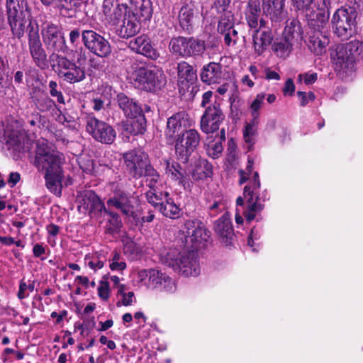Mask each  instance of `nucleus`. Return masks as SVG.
<instances>
[{
	"instance_id": "21",
	"label": "nucleus",
	"mask_w": 363,
	"mask_h": 363,
	"mask_svg": "<svg viewBox=\"0 0 363 363\" xmlns=\"http://www.w3.org/2000/svg\"><path fill=\"white\" fill-rule=\"evenodd\" d=\"M102 11L106 21L112 25L118 24L123 16L128 13V6L119 4L114 0H104L102 5Z\"/></svg>"
},
{
	"instance_id": "59",
	"label": "nucleus",
	"mask_w": 363,
	"mask_h": 363,
	"mask_svg": "<svg viewBox=\"0 0 363 363\" xmlns=\"http://www.w3.org/2000/svg\"><path fill=\"white\" fill-rule=\"evenodd\" d=\"M98 295L104 301H107L109 298V284L107 281H101L98 286Z\"/></svg>"
},
{
	"instance_id": "29",
	"label": "nucleus",
	"mask_w": 363,
	"mask_h": 363,
	"mask_svg": "<svg viewBox=\"0 0 363 363\" xmlns=\"http://www.w3.org/2000/svg\"><path fill=\"white\" fill-rule=\"evenodd\" d=\"M164 165L165 174L168 178L177 182L184 188L189 185L186 172L178 162L173 160H165Z\"/></svg>"
},
{
	"instance_id": "41",
	"label": "nucleus",
	"mask_w": 363,
	"mask_h": 363,
	"mask_svg": "<svg viewBox=\"0 0 363 363\" xmlns=\"http://www.w3.org/2000/svg\"><path fill=\"white\" fill-rule=\"evenodd\" d=\"M116 297L118 298L117 306H129L136 302L134 292L128 291L125 285H119Z\"/></svg>"
},
{
	"instance_id": "45",
	"label": "nucleus",
	"mask_w": 363,
	"mask_h": 363,
	"mask_svg": "<svg viewBox=\"0 0 363 363\" xmlns=\"http://www.w3.org/2000/svg\"><path fill=\"white\" fill-rule=\"evenodd\" d=\"M234 28V16L232 11L220 13L218 25V31L220 33L226 32Z\"/></svg>"
},
{
	"instance_id": "24",
	"label": "nucleus",
	"mask_w": 363,
	"mask_h": 363,
	"mask_svg": "<svg viewBox=\"0 0 363 363\" xmlns=\"http://www.w3.org/2000/svg\"><path fill=\"white\" fill-rule=\"evenodd\" d=\"M200 77L203 83L210 85L220 83L224 79L225 73L220 64L209 62L201 69Z\"/></svg>"
},
{
	"instance_id": "44",
	"label": "nucleus",
	"mask_w": 363,
	"mask_h": 363,
	"mask_svg": "<svg viewBox=\"0 0 363 363\" xmlns=\"http://www.w3.org/2000/svg\"><path fill=\"white\" fill-rule=\"evenodd\" d=\"M106 261V256L103 251L96 252L91 256L86 255L85 257L87 265L94 271L101 269Z\"/></svg>"
},
{
	"instance_id": "5",
	"label": "nucleus",
	"mask_w": 363,
	"mask_h": 363,
	"mask_svg": "<svg viewBox=\"0 0 363 363\" xmlns=\"http://www.w3.org/2000/svg\"><path fill=\"white\" fill-rule=\"evenodd\" d=\"M259 187V174L257 172H255L252 179L244 188L243 195L247 200L246 207H243L244 200L241 196H239L236 200L237 205L243 209L242 214L247 222L255 219L264 209V205L260 202V199L257 194Z\"/></svg>"
},
{
	"instance_id": "58",
	"label": "nucleus",
	"mask_w": 363,
	"mask_h": 363,
	"mask_svg": "<svg viewBox=\"0 0 363 363\" xmlns=\"http://www.w3.org/2000/svg\"><path fill=\"white\" fill-rule=\"evenodd\" d=\"M230 0H214L213 7L218 13L231 11L230 8Z\"/></svg>"
},
{
	"instance_id": "60",
	"label": "nucleus",
	"mask_w": 363,
	"mask_h": 363,
	"mask_svg": "<svg viewBox=\"0 0 363 363\" xmlns=\"http://www.w3.org/2000/svg\"><path fill=\"white\" fill-rule=\"evenodd\" d=\"M123 242V250L125 253L135 255L140 252L139 247L133 240L127 239Z\"/></svg>"
},
{
	"instance_id": "7",
	"label": "nucleus",
	"mask_w": 363,
	"mask_h": 363,
	"mask_svg": "<svg viewBox=\"0 0 363 363\" xmlns=\"http://www.w3.org/2000/svg\"><path fill=\"white\" fill-rule=\"evenodd\" d=\"M164 262L184 277H196L200 272L194 252L180 253L177 249H171L167 252Z\"/></svg>"
},
{
	"instance_id": "12",
	"label": "nucleus",
	"mask_w": 363,
	"mask_h": 363,
	"mask_svg": "<svg viewBox=\"0 0 363 363\" xmlns=\"http://www.w3.org/2000/svg\"><path fill=\"white\" fill-rule=\"evenodd\" d=\"M86 130L94 140L101 143L111 144L116 136V131L110 125L94 116L86 118Z\"/></svg>"
},
{
	"instance_id": "30",
	"label": "nucleus",
	"mask_w": 363,
	"mask_h": 363,
	"mask_svg": "<svg viewBox=\"0 0 363 363\" xmlns=\"http://www.w3.org/2000/svg\"><path fill=\"white\" fill-rule=\"evenodd\" d=\"M285 0H262V8L274 22H280L286 17Z\"/></svg>"
},
{
	"instance_id": "43",
	"label": "nucleus",
	"mask_w": 363,
	"mask_h": 363,
	"mask_svg": "<svg viewBox=\"0 0 363 363\" xmlns=\"http://www.w3.org/2000/svg\"><path fill=\"white\" fill-rule=\"evenodd\" d=\"M145 194L147 201L155 208H159L160 205H162V202H164L166 198L169 197V193L162 191L161 188L148 190Z\"/></svg>"
},
{
	"instance_id": "38",
	"label": "nucleus",
	"mask_w": 363,
	"mask_h": 363,
	"mask_svg": "<svg viewBox=\"0 0 363 363\" xmlns=\"http://www.w3.org/2000/svg\"><path fill=\"white\" fill-rule=\"evenodd\" d=\"M191 174L194 180L204 179L212 174V166L207 160H199L196 162Z\"/></svg>"
},
{
	"instance_id": "13",
	"label": "nucleus",
	"mask_w": 363,
	"mask_h": 363,
	"mask_svg": "<svg viewBox=\"0 0 363 363\" xmlns=\"http://www.w3.org/2000/svg\"><path fill=\"white\" fill-rule=\"evenodd\" d=\"M128 174L133 178L143 177V172L150 164L149 157L142 150H133L123 155Z\"/></svg>"
},
{
	"instance_id": "57",
	"label": "nucleus",
	"mask_w": 363,
	"mask_h": 363,
	"mask_svg": "<svg viewBox=\"0 0 363 363\" xmlns=\"http://www.w3.org/2000/svg\"><path fill=\"white\" fill-rule=\"evenodd\" d=\"M40 80L38 70L35 68H29L26 72V81L28 85H33L34 82Z\"/></svg>"
},
{
	"instance_id": "25",
	"label": "nucleus",
	"mask_w": 363,
	"mask_h": 363,
	"mask_svg": "<svg viewBox=\"0 0 363 363\" xmlns=\"http://www.w3.org/2000/svg\"><path fill=\"white\" fill-rule=\"evenodd\" d=\"M129 48L138 54L152 60L159 57V52L152 48L150 40L145 35H140L129 42Z\"/></svg>"
},
{
	"instance_id": "55",
	"label": "nucleus",
	"mask_w": 363,
	"mask_h": 363,
	"mask_svg": "<svg viewBox=\"0 0 363 363\" xmlns=\"http://www.w3.org/2000/svg\"><path fill=\"white\" fill-rule=\"evenodd\" d=\"M50 94L51 96L56 98L58 103L65 104V99L61 91L57 89V84L55 81L49 82Z\"/></svg>"
},
{
	"instance_id": "2",
	"label": "nucleus",
	"mask_w": 363,
	"mask_h": 363,
	"mask_svg": "<svg viewBox=\"0 0 363 363\" xmlns=\"http://www.w3.org/2000/svg\"><path fill=\"white\" fill-rule=\"evenodd\" d=\"M64 160L63 155L55 150L46 140L38 141L34 165L39 171L45 172L46 187L58 196L62 194Z\"/></svg>"
},
{
	"instance_id": "9",
	"label": "nucleus",
	"mask_w": 363,
	"mask_h": 363,
	"mask_svg": "<svg viewBox=\"0 0 363 363\" xmlns=\"http://www.w3.org/2000/svg\"><path fill=\"white\" fill-rule=\"evenodd\" d=\"M357 13L354 9L342 7L335 12L332 23L338 36L347 38L356 32Z\"/></svg>"
},
{
	"instance_id": "20",
	"label": "nucleus",
	"mask_w": 363,
	"mask_h": 363,
	"mask_svg": "<svg viewBox=\"0 0 363 363\" xmlns=\"http://www.w3.org/2000/svg\"><path fill=\"white\" fill-rule=\"evenodd\" d=\"M78 209L83 213H93L102 214L106 209L104 203L101 201L99 197L91 190L85 191L80 199Z\"/></svg>"
},
{
	"instance_id": "6",
	"label": "nucleus",
	"mask_w": 363,
	"mask_h": 363,
	"mask_svg": "<svg viewBox=\"0 0 363 363\" xmlns=\"http://www.w3.org/2000/svg\"><path fill=\"white\" fill-rule=\"evenodd\" d=\"M128 72L132 74L135 85L140 89L152 91L160 89L165 84V77L162 71L139 66L135 60L131 62Z\"/></svg>"
},
{
	"instance_id": "10",
	"label": "nucleus",
	"mask_w": 363,
	"mask_h": 363,
	"mask_svg": "<svg viewBox=\"0 0 363 363\" xmlns=\"http://www.w3.org/2000/svg\"><path fill=\"white\" fill-rule=\"evenodd\" d=\"M111 194L106 201L108 208H114L130 217L134 213V198L118 183L110 184Z\"/></svg>"
},
{
	"instance_id": "64",
	"label": "nucleus",
	"mask_w": 363,
	"mask_h": 363,
	"mask_svg": "<svg viewBox=\"0 0 363 363\" xmlns=\"http://www.w3.org/2000/svg\"><path fill=\"white\" fill-rule=\"evenodd\" d=\"M143 176L146 177V179H160V176L157 171L150 164L145 170L143 172Z\"/></svg>"
},
{
	"instance_id": "1",
	"label": "nucleus",
	"mask_w": 363,
	"mask_h": 363,
	"mask_svg": "<svg viewBox=\"0 0 363 363\" xmlns=\"http://www.w3.org/2000/svg\"><path fill=\"white\" fill-rule=\"evenodd\" d=\"M6 15L13 35L21 39L26 31L33 61L40 68H46L47 55L40 39L38 25L32 21L26 0H6Z\"/></svg>"
},
{
	"instance_id": "53",
	"label": "nucleus",
	"mask_w": 363,
	"mask_h": 363,
	"mask_svg": "<svg viewBox=\"0 0 363 363\" xmlns=\"http://www.w3.org/2000/svg\"><path fill=\"white\" fill-rule=\"evenodd\" d=\"M79 165L83 172L87 174H92L94 169V165L92 160L88 157H80L78 160Z\"/></svg>"
},
{
	"instance_id": "54",
	"label": "nucleus",
	"mask_w": 363,
	"mask_h": 363,
	"mask_svg": "<svg viewBox=\"0 0 363 363\" xmlns=\"http://www.w3.org/2000/svg\"><path fill=\"white\" fill-rule=\"evenodd\" d=\"M167 293H174L176 291L177 286L174 281L167 275H165L164 280L162 281L161 285L157 288Z\"/></svg>"
},
{
	"instance_id": "40",
	"label": "nucleus",
	"mask_w": 363,
	"mask_h": 363,
	"mask_svg": "<svg viewBox=\"0 0 363 363\" xmlns=\"http://www.w3.org/2000/svg\"><path fill=\"white\" fill-rule=\"evenodd\" d=\"M158 209L164 216L172 219H176L180 215V208L169 196L166 198L164 202H162V205H160Z\"/></svg>"
},
{
	"instance_id": "51",
	"label": "nucleus",
	"mask_w": 363,
	"mask_h": 363,
	"mask_svg": "<svg viewBox=\"0 0 363 363\" xmlns=\"http://www.w3.org/2000/svg\"><path fill=\"white\" fill-rule=\"evenodd\" d=\"M223 145L220 140L211 141L207 144L206 151L208 156L218 158L223 152Z\"/></svg>"
},
{
	"instance_id": "3",
	"label": "nucleus",
	"mask_w": 363,
	"mask_h": 363,
	"mask_svg": "<svg viewBox=\"0 0 363 363\" xmlns=\"http://www.w3.org/2000/svg\"><path fill=\"white\" fill-rule=\"evenodd\" d=\"M292 3L305 16L310 28L318 29L328 23L330 0H292Z\"/></svg>"
},
{
	"instance_id": "46",
	"label": "nucleus",
	"mask_w": 363,
	"mask_h": 363,
	"mask_svg": "<svg viewBox=\"0 0 363 363\" xmlns=\"http://www.w3.org/2000/svg\"><path fill=\"white\" fill-rule=\"evenodd\" d=\"M292 46L293 42L284 38V39L274 43V50L278 56L285 57L291 52Z\"/></svg>"
},
{
	"instance_id": "8",
	"label": "nucleus",
	"mask_w": 363,
	"mask_h": 363,
	"mask_svg": "<svg viewBox=\"0 0 363 363\" xmlns=\"http://www.w3.org/2000/svg\"><path fill=\"white\" fill-rule=\"evenodd\" d=\"M206 49L205 41L194 37L172 38L169 43V52L182 58L201 56Z\"/></svg>"
},
{
	"instance_id": "47",
	"label": "nucleus",
	"mask_w": 363,
	"mask_h": 363,
	"mask_svg": "<svg viewBox=\"0 0 363 363\" xmlns=\"http://www.w3.org/2000/svg\"><path fill=\"white\" fill-rule=\"evenodd\" d=\"M109 267L112 271H123L126 268V263L121 255L114 251L112 253L111 257L109 259Z\"/></svg>"
},
{
	"instance_id": "11",
	"label": "nucleus",
	"mask_w": 363,
	"mask_h": 363,
	"mask_svg": "<svg viewBox=\"0 0 363 363\" xmlns=\"http://www.w3.org/2000/svg\"><path fill=\"white\" fill-rule=\"evenodd\" d=\"M200 143V135L194 129H189L179 135L175 140V153L177 159L183 162L189 160Z\"/></svg>"
},
{
	"instance_id": "26",
	"label": "nucleus",
	"mask_w": 363,
	"mask_h": 363,
	"mask_svg": "<svg viewBox=\"0 0 363 363\" xmlns=\"http://www.w3.org/2000/svg\"><path fill=\"white\" fill-rule=\"evenodd\" d=\"M261 13L259 0H249L245 11V19L251 28L257 29L265 26V22L259 18Z\"/></svg>"
},
{
	"instance_id": "39",
	"label": "nucleus",
	"mask_w": 363,
	"mask_h": 363,
	"mask_svg": "<svg viewBox=\"0 0 363 363\" xmlns=\"http://www.w3.org/2000/svg\"><path fill=\"white\" fill-rule=\"evenodd\" d=\"M103 213L106 214L108 216V221L105 226L106 233L109 234L118 233L123 225L122 220L119 215L117 213L111 211L106 208L104 211Z\"/></svg>"
},
{
	"instance_id": "23",
	"label": "nucleus",
	"mask_w": 363,
	"mask_h": 363,
	"mask_svg": "<svg viewBox=\"0 0 363 363\" xmlns=\"http://www.w3.org/2000/svg\"><path fill=\"white\" fill-rule=\"evenodd\" d=\"M335 70L339 72L347 73L354 69V57L350 56L344 45H337L335 50V56L332 57Z\"/></svg>"
},
{
	"instance_id": "36",
	"label": "nucleus",
	"mask_w": 363,
	"mask_h": 363,
	"mask_svg": "<svg viewBox=\"0 0 363 363\" xmlns=\"http://www.w3.org/2000/svg\"><path fill=\"white\" fill-rule=\"evenodd\" d=\"M194 19V5L191 3L184 5L179 13V21L184 30H189Z\"/></svg>"
},
{
	"instance_id": "28",
	"label": "nucleus",
	"mask_w": 363,
	"mask_h": 363,
	"mask_svg": "<svg viewBox=\"0 0 363 363\" xmlns=\"http://www.w3.org/2000/svg\"><path fill=\"white\" fill-rule=\"evenodd\" d=\"M215 231L220 236L221 241L229 245L235 237L232 223L228 214L223 215L215 223Z\"/></svg>"
},
{
	"instance_id": "18",
	"label": "nucleus",
	"mask_w": 363,
	"mask_h": 363,
	"mask_svg": "<svg viewBox=\"0 0 363 363\" xmlns=\"http://www.w3.org/2000/svg\"><path fill=\"white\" fill-rule=\"evenodd\" d=\"M43 41L48 49L62 51L65 48V40L60 28L52 23L45 25L42 29Z\"/></svg>"
},
{
	"instance_id": "34",
	"label": "nucleus",
	"mask_w": 363,
	"mask_h": 363,
	"mask_svg": "<svg viewBox=\"0 0 363 363\" xmlns=\"http://www.w3.org/2000/svg\"><path fill=\"white\" fill-rule=\"evenodd\" d=\"M178 83L183 85H188L194 83L196 79V72L193 67L187 62L182 61L177 64Z\"/></svg>"
},
{
	"instance_id": "27",
	"label": "nucleus",
	"mask_w": 363,
	"mask_h": 363,
	"mask_svg": "<svg viewBox=\"0 0 363 363\" xmlns=\"http://www.w3.org/2000/svg\"><path fill=\"white\" fill-rule=\"evenodd\" d=\"M325 26L326 24H324L318 29L310 28L313 31L309 33L308 48L316 55L323 53L326 46L329 44V39L323 32Z\"/></svg>"
},
{
	"instance_id": "17",
	"label": "nucleus",
	"mask_w": 363,
	"mask_h": 363,
	"mask_svg": "<svg viewBox=\"0 0 363 363\" xmlns=\"http://www.w3.org/2000/svg\"><path fill=\"white\" fill-rule=\"evenodd\" d=\"M26 138L25 130L16 121H13L6 125L3 141L9 150L20 151L23 147Z\"/></svg>"
},
{
	"instance_id": "32",
	"label": "nucleus",
	"mask_w": 363,
	"mask_h": 363,
	"mask_svg": "<svg viewBox=\"0 0 363 363\" xmlns=\"http://www.w3.org/2000/svg\"><path fill=\"white\" fill-rule=\"evenodd\" d=\"M128 119L124 125V130L131 135L143 134L145 131L146 120L143 111L140 114H135L128 117Z\"/></svg>"
},
{
	"instance_id": "14",
	"label": "nucleus",
	"mask_w": 363,
	"mask_h": 363,
	"mask_svg": "<svg viewBox=\"0 0 363 363\" xmlns=\"http://www.w3.org/2000/svg\"><path fill=\"white\" fill-rule=\"evenodd\" d=\"M82 37L84 46L96 55L106 57L111 53L109 42L95 31L84 30Z\"/></svg>"
},
{
	"instance_id": "37",
	"label": "nucleus",
	"mask_w": 363,
	"mask_h": 363,
	"mask_svg": "<svg viewBox=\"0 0 363 363\" xmlns=\"http://www.w3.org/2000/svg\"><path fill=\"white\" fill-rule=\"evenodd\" d=\"M135 16L143 18L144 20L149 19L152 16V6L150 0H130Z\"/></svg>"
},
{
	"instance_id": "4",
	"label": "nucleus",
	"mask_w": 363,
	"mask_h": 363,
	"mask_svg": "<svg viewBox=\"0 0 363 363\" xmlns=\"http://www.w3.org/2000/svg\"><path fill=\"white\" fill-rule=\"evenodd\" d=\"M76 61L62 56H56L57 74L65 82L75 84L86 78L85 55L76 51Z\"/></svg>"
},
{
	"instance_id": "63",
	"label": "nucleus",
	"mask_w": 363,
	"mask_h": 363,
	"mask_svg": "<svg viewBox=\"0 0 363 363\" xmlns=\"http://www.w3.org/2000/svg\"><path fill=\"white\" fill-rule=\"evenodd\" d=\"M298 79L299 81L303 80L304 83L307 85L313 84L318 79L317 73H304L300 74L298 76Z\"/></svg>"
},
{
	"instance_id": "49",
	"label": "nucleus",
	"mask_w": 363,
	"mask_h": 363,
	"mask_svg": "<svg viewBox=\"0 0 363 363\" xmlns=\"http://www.w3.org/2000/svg\"><path fill=\"white\" fill-rule=\"evenodd\" d=\"M150 279L147 280V287L157 289L161 285L162 281L164 280L166 274L155 269H150Z\"/></svg>"
},
{
	"instance_id": "61",
	"label": "nucleus",
	"mask_w": 363,
	"mask_h": 363,
	"mask_svg": "<svg viewBox=\"0 0 363 363\" xmlns=\"http://www.w3.org/2000/svg\"><path fill=\"white\" fill-rule=\"evenodd\" d=\"M297 95L300 99V104L301 106H306L310 101H313L315 99V94L309 91L308 93L304 91H298Z\"/></svg>"
},
{
	"instance_id": "35",
	"label": "nucleus",
	"mask_w": 363,
	"mask_h": 363,
	"mask_svg": "<svg viewBox=\"0 0 363 363\" xmlns=\"http://www.w3.org/2000/svg\"><path fill=\"white\" fill-rule=\"evenodd\" d=\"M273 38L271 33L268 30L259 31V28L255 29V33L253 35L254 48L258 55H261L263 51L271 44Z\"/></svg>"
},
{
	"instance_id": "15",
	"label": "nucleus",
	"mask_w": 363,
	"mask_h": 363,
	"mask_svg": "<svg viewBox=\"0 0 363 363\" xmlns=\"http://www.w3.org/2000/svg\"><path fill=\"white\" fill-rule=\"evenodd\" d=\"M224 114L220 104L216 101L208 106L201 119V128L206 133H213L218 130L220 124L224 120Z\"/></svg>"
},
{
	"instance_id": "48",
	"label": "nucleus",
	"mask_w": 363,
	"mask_h": 363,
	"mask_svg": "<svg viewBox=\"0 0 363 363\" xmlns=\"http://www.w3.org/2000/svg\"><path fill=\"white\" fill-rule=\"evenodd\" d=\"M35 104L41 112L49 111L55 107V101L47 96H43L36 99Z\"/></svg>"
},
{
	"instance_id": "16",
	"label": "nucleus",
	"mask_w": 363,
	"mask_h": 363,
	"mask_svg": "<svg viewBox=\"0 0 363 363\" xmlns=\"http://www.w3.org/2000/svg\"><path fill=\"white\" fill-rule=\"evenodd\" d=\"M264 98L265 95L263 93L257 94L250 106L253 118L250 123L246 125L243 131L245 142L247 145L249 150L255 144L256 140L257 125L259 123L258 118L259 116V110L264 103Z\"/></svg>"
},
{
	"instance_id": "42",
	"label": "nucleus",
	"mask_w": 363,
	"mask_h": 363,
	"mask_svg": "<svg viewBox=\"0 0 363 363\" xmlns=\"http://www.w3.org/2000/svg\"><path fill=\"white\" fill-rule=\"evenodd\" d=\"M284 38L292 41L301 38V28L298 21L296 19L287 22L284 31Z\"/></svg>"
},
{
	"instance_id": "56",
	"label": "nucleus",
	"mask_w": 363,
	"mask_h": 363,
	"mask_svg": "<svg viewBox=\"0 0 363 363\" xmlns=\"http://www.w3.org/2000/svg\"><path fill=\"white\" fill-rule=\"evenodd\" d=\"M220 33L224 35V42L228 46L235 45L238 40V33L235 28Z\"/></svg>"
},
{
	"instance_id": "31",
	"label": "nucleus",
	"mask_w": 363,
	"mask_h": 363,
	"mask_svg": "<svg viewBox=\"0 0 363 363\" xmlns=\"http://www.w3.org/2000/svg\"><path fill=\"white\" fill-rule=\"evenodd\" d=\"M140 30V24L135 14L130 11L123 17V24L118 30V34L123 38H128L134 36Z\"/></svg>"
},
{
	"instance_id": "33",
	"label": "nucleus",
	"mask_w": 363,
	"mask_h": 363,
	"mask_svg": "<svg viewBox=\"0 0 363 363\" xmlns=\"http://www.w3.org/2000/svg\"><path fill=\"white\" fill-rule=\"evenodd\" d=\"M117 103L126 117L140 114L143 111L142 108L135 101L123 93H120L117 95Z\"/></svg>"
},
{
	"instance_id": "52",
	"label": "nucleus",
	"mask_w": 363,
	"mask_h": 363,
	"mask_svg": "<svg viewBox=\"0 0 363 363\" xmlns=\"http://www.w3.org/2000/svg\"><path fill=\"white\" fill-rule=\"evenodd\" d=\"M344 45L350 55L354 57V61L355 60L356 56L360 55L363 53V44L359 41H351L348 43L344 44Z\"/></svg>"
},
{
	"instance_id": "19",
	"label": "nucleus",
	"mask_w": 363,
	"mask_h": 363,
	"mask_svg": "<svg viewBox=\"0 0 363 363\" xmlns=\"http://www.w3.org/2000/svg\"><path fill=\"white\" fill-rule=\"evenodd\" d=\"M189 126L188 115L183 111L177 113L167 119L165 136L171 140L175 137L178 138L179 135L187 130Z\"/></svg>"
},
{
	"instance_id": "50",
	"label": "nucleus",
	"mask_w": 363,
	"mask_h": 363,
	"mask_svg": "<svg viewBox=\"0 0 363 363\" xmlns=\"http://www.w3.org/2000/svg\"><path fill=\"white\" fill-rule=\"evenodd\" d=\"M208 212L211 216H216L218 213L221 212L225 208V204L221 196H218L215 200L211 203V200L208 201Z\"/></svg>"
},
{
	"instance_id": "22",
	"label": "nucleus",
	"mask_w": 363,
	"mask_h": 363,
	"mask_svg": "<svg viewBox=\"0 0 363 363\" xmlns=\"http://www.w3.org/2000/svg\"><path fill=\"white\" fill-rule=\"evenodd\" d=\"M186 236L190 242L195 244H201L206 242L210 237L208 231L202 222L199 220H188L184 223Z\"/></svg>"
},
{
	"instance_id": "62",
	"label": "nucleus",
	"mask_w": 363,
	"mask_h": 363,
	"mask_svg": "<svg viewBox=\"0 0 363 363\" xmlns=\"http://www.w3.org/2000/svg\"><path fill=\"white\" fill-rule=\"evenodd\" d=\"M252 169H253V162L252 160H249L248 165L247 166L246 169L245 171L240 170L239 172L240 175V179L239 182L240 184L245 183L246 181L250 179L249 176L250 174H252Z\"/></svg>"
}]
</instances>
